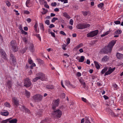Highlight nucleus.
<instances>
[{
  "label": "nucleus",
  "mask_w": 123,
  "mask_h": 123,
  "mask_svg": "<svg viewBox=\"0 0 123 123\" xmlns=\"http://www.w3.org/2000/svg\"><path fill=\"white\" fill-rule=\"evenodd\" d=\"M116 43V40H112L110 43L108 45L105 46V49H104L103 52L105 54H108L110 53L112 50V48Z\"/></svg>",
  "instance_id": "obj_1"
},
{
  "label": "nucleus",
  "mask_w": 123,
  "mask_h": 123,
  "mask_svg": "<svg viewBox=\"0 0 123 123\" xmlns=\"http://www.w3.org/2000/svg\"><path fill=\"white\" fill-rule=\"evenodd\" d=\"M38 77H37L33 79V81L35 82L38 80H40L42 81H44L47 79V78H46L45 75L42 73H39L37 74Z\"/></svg>",
  "instance_id": "obj_2"
},
{
  "label": "nucleus",
  "mask_w": 123,
  "mask_h": 123,
  "mask_svg": "<svg viewBox=\"0 0 123 123\" xmlns=\"http://www.w3.org/2000/svg\"><path fill=\"white\" fill-rule=\"evenodd\" d=\"M10 47L12 50L14 52L18 50V48L17 44L15 40H12L11 41L10 43Z\"/></svg>",
  "instance_id": "obj_3"
},
{
  "label": "nucleus",
  "mask_w": 123,
  "mask_h": 123,
  "mask_svg": "<svg viewBox=\"0 0 123 123\" xmlns=\"http://www.w3.org/2000/svg\"><path fill=\"white\" fill-rule=\"evenodd\" d=\"M52 115L55 117L59 118L61 117L62 114V112L59 109L54 111L52 113Z\"/></svg>",
  "instance_id": "obj_4"
},
{
  "label": "nucleus",
  "mask_w": 123,
  "mask_h": 123,
  "mask_svg": "<svg viewBox=\"0 0 123 123\" xmlns=\"http://www.w3.org/2000/svg\"><path fill=\"white\" fill-rule=\"evenodd\" d=\"M24 86L27 87L30 86L31 84L30 80L28 78L25 79L24 80Z\"/></svg>",
  "instance_id": "obj_5"
},
{
  "label": "nucleus",
  "mask_w": 123,
  "mask_h": 123,
  "mask_svg": "<svg viewBox=\"0 0 123 123\" xmlns=\"http://www.w3.org/2000/svg\"><path fill=\"white\" fill-rule=\"evenodd\" d=\"M98 30H95L87 34V36L89 37H92L97 35L98 32Z\"/></svg>",
  "instance_id": "obj_6"
},
{
  "label": "nucleus",
  "mask_w": 123,
  "mask_h": 123,
  "mask_svg": "<svg viewBox=\"0 0 123 123\" xmlns=\"http://www.w3.org/2000/svg\"><path fill=\"white\" fill-rule=\"evenodd\" d=\"M43 96L39 94H37L33 97V99L37 102L41 101L42 99Z\"/></svg>",
  "instance_id": "obj_7"
},
{
  "label": "nucleus",
  "mask_w": 123,
  "mask_h": 123,
  "mask_svg": "<svg viewBox=\"0 0 123 123\" xmlns=\"http://www.w3.org/2000/svg\"><path fill=\"white\" fill-rule=\"evenodd\" d=\"M12 99L14 105H15L17 107L19 105V101L17 98L15 97H13Z\"/></svg>",
  "instance_id": "obj_8"
},
{
  "label": "nucleus",
  "mask_w": 123,
  "mask_h": 123,
  "mask_svg": "<svg viewBox=\"0 0 123 123\" xmlns=\"http://www.w3.org/2000/svg\"><path fill=\"white\" fill-rule=\"evenodd\" d=\"M59 101V100L58 99L53 101L52 107L53 109H55L56 107L58 106Z\"/></svg>",
  "instance_id": "obj_9"
},
{
  "label": "nucleus",
  "mask_w": 123,
  "mask_h": 123,
  "mask_svg": "<svg viewBox=\"0 0 123 123\" xmlns=\"http://www.w3.org/2000/svg\"><path fill=\"white\" fill-rule=\"evenodd\" d=\"M0 51L1 54L2 58L5 60H7V55L4 50L3 49H0Z\"/></svg>",
  "instance_id": "obj_10"
},
{
  "label": "nucleus",
  "mask_w": 123,
  "mask_h": 123,
  "mask_svg": "<svg viewBox=\"0 0 123 123\" xmlns=\"http://www.w3.org/2000/svg\"><path fill=\"white\" fill-rule=\"evenodd\" d=\"M115 69V68H111V67L109 68L108 69V71L105 73V76L110 74Z\"/></svg>",
  "instance_id": "obj_11"
},
{
  "label": "nucleus",
  "mask_w": 123,
  "mask_h": 123,
  "mask_svg": "<svg viewBox=\"0 0 123 123\" xmlns=\"http://www.w3.org/2000/svg\"><path fill=\"white\" fill-rule=\"evenodd\" d=\"M65 82L66 85L69 87L75 88V86H74L70 84V82L69 81L66 80L65 81Z\"/></svg>",
  "instance_id": "obj_12"
},
{
  "label": "nucleus",
  "mask_w": 123,
  "mask_h": 123,
  "mask_svg": "<svg viewBox=\"0 0 123 123\" xmlns=\"http://www.w3.org/2000/svg\"><path fill=\"white\" fill-rule=\"evenodd\" d=\"M12 81L8 80L6 82V86L8 88H10L12 86Z\"/></svg>",
  "instance_id": "obj_13"
},
{
  "label": "nucleus",
  "mask_w": 123,
  "mask_h": 123,
  "mask_svg": "<svg viewBox=\"0 0 123 123\" xmlns=\"http://www.w3.org/2000/svg\"><path fill=\"white\" fill-rule=\"evenodd\" d=\"M1 115L3 116H7L8 115L9 112L5 110L4 111L0 112Z\"/></svg>",
  "instance_id": "obj_14"
},
{
  "label": "nucleus",
  "mask_w": 123,
  "mask_h": 123,
  "mask_svg": "<svg viewBox=\"0 0 123 123\" xmlns=\"http://www.w3.org/2000/svg\"><path fill=\"white\" fill-rule=\"evenodd\" d=\"M109 57L107 55L105 56L102 59V61L104 62H108L109 60Z\"/></svg>",
  "instance_id": "obj_15"
},
{
  "label": "nucleus",
  "mask_w": 123,
  "mask_h": 123,
  "mask_svg": "<svg viewBox=\"0 0 123 123\" xmlns=\"http://www.w3.org/2000/svg\"><path fill=\"white\" fill-rule=\"evenodd\" d=\"M79 81L81 84L83 85V88H85L86 87V83L85 82L84 80L82 78H81L79 80Z\"/></svg>",
  "instance_id": "obj_16"
},
{
  "label": "nucleus",
  "mask_w": 123,
  "mask_h": 123,
  "mask_svg": "<svg viewBox=\"0 0 123 123\" xmlns=\"http://www.w3.org/2000/svg\"><path fill=\"white\" fill-rule=\"evenodd\" d=\"M116 56L119 59H121L123 58V54L117 52V53Z\"/></svg>",
  "instance_id": "obj_17"
},
{
  "label": "nucleus",
  "mask_w": 123,
  "mask_h": 123,
  "mask_svg": "<svg viewBox=\"0 0 123 123\" xmlns=\"http://www.w3.org/2000/svg\"><path fill=\"white\" fill-rule=\"evenodd\" d=\"M10 59L12 61L13 63H14L16 62V58L13 55L11 54L10 55Z\"/></svg>",
  "instance_id": "obj_18"
},
{
  "label": "nucleus",
  "mask_w": 123,
  "mask_h": 123,
  "mask_svg": "<svg viewBox=\"0 0 123 123\" xmlns=\"http://www.w3.org/2000/svg\"><path fill=\"white\" fill-rule=\"evenodd\" d=\"M9 119V122L10 123H16L17 121V120L16 118H14L11 120H10L11 118Z\"/></svg>",
  "instance_id": "obj_19"
},
{
  "label": "nucleus",
  "mask_w": 123,
  "mask_h": 123,
  "mask_svg": "<svg viewBox=\"0 0 123 123\" xmlns=\"http://www.w3.org/2000/svg\"><path fill=\"white\" fill-rule=\"evenodd\" d=\"M30 50L31 52H33L34 50V45L33 44H30L29 47Z\"/></svg>",
  "instance_id": "obj_20"
},
{
  "label": "nucleus",
  "mask_w": 123,
  "mask_h": 123,
  "mask_svg": "<svg viewBox=\"0 0 123 123\" xmlns=\"http://www.w3.org/2000/svg\"><path fill=\"white\" fill-rule=\"evenodd\" d=\"M83 24H81L78 25L77 26V28L78 29H83Z\"/></svg>",
  "instance_id": "obj_21"
},
{
  "label": "nucleus",
  "mask_w": 123,
  "mask_h": 123,
  "mask_svg": "<svg viewBox=\"0 0 123 123\" xmlns=\"http://www.w3.org/2000/svg\"><path fill=\"white\" fill-rule=\"evenodd\" d=\"M46 88L48 89H52L54 88V86L51 85H47L46 86Z\"/></svg>",
  "instance_id": "obj_22"
},
{
  "label": "nucleus",
  "mask_w": 123,
  "mask_h": 123,
  "mask_svg": "<svg viewBox=\"0 0 123 123\" xmlns=\"http://www.w3.org/2000/svg\"><path fill=\"white\" fill-rule=\"evenodd\" d=\"M109 114L113 117H118L119 116V114H117V115H116L115 113L111 111H110Z\"/></svg>",
  "instance_id": "obj_23"
},
{
  "label": "nucleus",
  "mask_w": 123,
  "mask_h": 123,
  "mask_svg": "<svg viewBox=\"0 0 123 123\" xmlns=\"http://www.w3.org/2000/svg\"><path fill=\"white\" fill-rule=\"evenodd\" d=\"M63 15L66 18H70V17L69 16L66 12H65L64 13H63Z\"/></svg>",
  "instance_id": "obj_24"
},
{
  "label": "nucleus",
  "mask_w": 123,
  "mask_h": 123,
  "mask_svg": "<svg viewBox=\"0 0 123 123\" xmlns=\"http://www.w3.org/2000/svg\"><path fill=\"white\" fill-rule=\"evenodd\" d=\"M94 63L97 69H99L100 67L98 63L95 61L94 62Z\"/></svg>",
  "instance_id": "obj_25"
},
{
  "label": "nucleus",
  "mask_w": 123,
  "mask_h": 123,
  "mask_svg": "<svg viewBox=\"0 0 123 123\" xmlns=\"http://www.w3.org/2000/svg\"><path fill=\"white\" fill-rule=\"evenodd\" d=\"M85 57L83 56H81V57L79 60L78 62H83L84 60Z\"/></svg>",
  "instance_id": "obj_26"
},
{
  "label": "nucleus",
  "mask_w": 123,
  "mask_h": 123,
  "mask_svg": "<svg viewBox=\"0 0 123 123\" xmlns=\"http://www.w3.org/2000/svg\"><path fill=\"white\" fill-rule=\"evenodd\" d=\"M122 32L121 30H118L116 31L114 33V34H119L121 33Z\"/></svg>",
  "instance_id": "obj_27"
},
{
  "label": "nucleus",
  "mask_w": 123,
  "mask_h": 123,
  "mask_svg": "<svg viewBox=\"0 0 123 123\" xmlns=\"http://www.w3.org/2000/svg\"><path fill=\"white\" fill-rule=\"evenodd\" d=\"M30 0H27L26 2V5L27 7H29L30 4Z\"/></svg>",
  "instance_id": "obj_28"
},
{
  "label": "nucleus",
  "mask_w": 123,
  "mask_h": 123,
  "mask_svg": "<svg viewBox=\"0 0 123 123\" xmlns=\"http://www.w3.org/2000/svg\"><path fill=\"white\" fill-rule=\"evenodd\" d=\"M19 107L20 109V110L22 111H24L25 109V107L24 106H22L21 105H19Z\"/></svg>",
  "instance_id": "obj_29"
},
{
  "label": "nucleus",
  "mask_w": 123,
  "mask_h": 123,
  "mask_svg": "<svg viewBox=\"0 0 123 123\" xmlns=\"http://www.w3.org/2000/svg\"><path fill=\"white\" fill-rule=\"evenodd\" d=\"M83 46V44L82 43H81L78 45H77L75 47V48L76 49H78L82 47Z\"/></svg>",
  "instance_id": "obj_30"
},
{
  "label": "nucleus",
  "mask_w": 123,
  "mask_h": 123,
  "mask_svg": "<svg viewBox=\"0 0 123 123\" xmlns=\"http://www.w3.org/2000/svg\"><path fill=\"white\" fill-rule=\"evenodd\" d=\"M83 24V28H86L88 27H89L90 26V25L88 24Z\"/></svg>",
  "instance_id": "obj_31"
},
{
  "label": "nucleus",
  "mask_w": 123,
  "mask_h": 123,
  "mask_svg": "<svg viewBox=\"0 0 123 123\" xmlns=\"http://www.w3.org/2000/svg\"><path fill=\"white\" fill-rule=\"evenodd\" d=\"M40 27L41 29L43 31H44V28L43 24L42 23H40Z\"/></svg>",
  "instance_id": "obj_32"
},
{
  "label": "nucleus",
  "mask_w": 123,
  "mask_h": 123,
  "mask_svg": "<svg viewBox=\"0 0 123 123\" xmlns=\"http://www.w3.org/2000/svg\"><path fill=\"white\" fill-rule=\"evenodd\" d=\"M25 94L27 98H29L30 97V93L29 92L26 90H25Z\"/></svg>",
  "instance_id": "obj_33"
},
{
  "label": "nucleus",
  "mask_w": 123,
  "mask_h": 123,
  "mask_svg": "<svg viewBox=\"0 0 123 123\" xmlns=\"http://www.w3.org/2000/svg\"><path fill=\"white\" fill-rule=\"evenodd\" d=\"M4 105L6 107H10L11 106L10 103L7 102L5 103L4 104Z\"/></svg>",
  "instance_id": "obj_34"
},
{
  "label": "nucleus",
  "mask_w": 123,
  "mask_h": 123,
  "mask_svg": "<svg viewBox=\"0 0 123 123\" xmlns=\"http://www.w3.org/2000/svg\"><path fill=\"white\" fill-rule=\"evenodd\" d=\"M9 119H8L5 120H2L0 122L1 123H7L8 122H9Z\"/></svg>",
  "instance_id": "obj_35"
},
{
  "label": "nucleus",
  "mask_w": 123,
  "mask_h": 123,
  "mask_svg": "<svg viewBox=\"0 0 123 123\" xmlns=\"http://www.w3.org/2000/svg\"><path fill=\"white\" fill-rule=\"evenodd\" d=\"M107 70V68H105L103 69L101 71V73L102 74H104Z\"/></svg>",
  "instance_id": "obj_36"
},
{
  "label": "nucleus",
  "mask_w": 123,
  "mask_h": 123,
  "mask_svg": "<svg viewBox=\"0 0 123 123\" xmlns=\"http://www.w3.org/2000/svg\"><path fill=\"white\" fill-rule=\"evenodd\" d=\"M22 40L25 43H27L28 42V40L25 37H23L22 38Z\"/></svg>",
  "instance_id": "obj_37"
},
{
  "label": "nucleus",
  "mask_w": 123,
  "mask_h": 123,
  "mask_svg": "<svg viewBox=\"0 0 123 123\" xmlns=\"http://www.w3.org/2000/svg\"><path fill=\"white\" fill-rule=\"evenodd\" d=\"M40 4L43 5L44 3H46V2L44 1L45 0H39Z\"/></svg>",
  "instance_id": "obj_38"
},
{
  "label": "nucleus",
  "mask_w": 123,
  "mask_h": 123,
  "mask_svg": "<svg viewBox=\"0 0 123 123\" xmlns=\"http://www.w3.org/2000/svg\"><path fill=\"white\" fill-rule=\"evenodd\" d=\"M104 5V3H101L98 5V6L99 8H102Z\"/></svg>",
  "instance_id": "obj_39"
},
{
  "label": "nucleus",
  "mask_w": 123,
  "mask_h": 123,
  "mask_svg": "<svg viewBox=\"0 0 123 123\" xmlns=\"http://www.w3.org/2000/svg\"><path fill=\"white\" fill-rule=\"evenodd\" d=\"M27 49V48L26 47H25L24 49L23 50L21 51V52L23 53L24 54L26 51Z\"/></svg>",
  "instance_id": "obj_40"
},
{
  "label": "nucleus",
  "mask_w": 123,
  "mask_h": 123,
  "mask_svg": "<svg viewBox=\"0 0 123 123\" xmlns=\"http://www.w3.org/2000/svg\"><path fill=\"white\" fill-rule=\"evenodd\" d=\"M89 118L88 117H86L85 118V123H91L89 120Z\"/></svg>",
  "instance_id": "obj_41"
},
{
  "label": "nucleus",
  "mask_w": 123,
  "mask_h": 123,
  "mask_svg": "<svg viewBox=\"0 0 123 123\" xmlns=\"http://www.w3.org/2000/svg\"><path fill=\"white\" fill-rule=\"evenodd\" d=\"M43 12L42 13V14H46L48 12V10L45 9L43 8Z\"/></svg>",
  "instance_id": "obj_42"
},
{
  "label": "nucleus",
  "mask_w": 123,
  "mask_h": 123,
  "mask_svg": "<svg viewBox=\"0 0 123 123\" xmlns=\"http://www.w3.org/2000/svg\"><path fill=\"white\" fill-rule=\"evenodd\" d=\"M58 18H57L54 17L51 20V21L52 23H54L55 21L57 20Z\"/></svg>",
  "instance_id": "obj_43"
},
{
  "label": "nucleus",
  "mask_w": 123,
  "mask_h": 123,
  "mask_svg": "<svg viewBox=\"0 0 123 123\" xmlns=\"http://www.w3.org/2000/svg\"><path fill=\"white\" fill-rule=\"evenodd\" d=\"M82 13L84 16H86L88 14V12H87L82 11Z\"/></svg>",
  "instance_id": "obj_44"
},
{
  "label": "nucleus",
  "mask_w": 123,
  "mask_h": 123,
  "mask_svg": "<svg viewBox=\"0 0 123 123\" xmlns=\"http://www.w3.org/2000/svg\"><path fill=\"white\" fill-rule=\"evenodd\" d=\"M66 45L65 44H63L62 45V48L64 50H66Z\"/></svg>",
  "instance_id": "obj_45"
},
{
  "label": "nucleus",
  "mask_w": 123,
  "mask_h": 123,
  "mask_svg": "<svg viewBox=\"0 0 123 123\" xmlns=\"http://www.w3.org/2000/svg\"><path fill=\"white\" fill-rule=\"evenodd\" d=\"M70 39L69 38H68L67 39V43L66 44L67 45L68 44L70 43Z\"/></svg>",
  "instance_id": "obj_46"
},
{
  "label": "nucleus",
  "mask_w": 123,
  "mask_h": 123,
  "mask_svg": "<svg viewBox=\"0 0 123 123\" xmlns=\"http://www.w3.org/2000/svg\"><path fill=\"white\" fill-rule=\"evenodd\" d=\"M69 24L71 25H73V21L72 19H71L69 21Z\"/></svg>",
  "instance_id": "obj_47"
},
{
  "label": "nucleus",
  "mask_w": 123,
  "mask_h": 123,
  "mask_svg": "<svg viewBox=\"0 0 123 123\" xmlns=\"http://www.w3.org/2000/svg\"><path fill=\"white\" fill-rule=\"evenodd\" d=\"M115 24L116 25L119 24H120V22L119 21H116L114 22Z\"/></svg>",
  "instance_id": "obj_48"
},
{
  "label": "nucleus",
  "mask_w": 123,
  "mask_h": 123,
  "mask_svg": "<svg viewBox=\"0 0 123 123\" xmlns=\"http://www.w3.org/2000/svg\"><path fill=\"white\" fill-rule=\"evenodd\" d=\"M24 111H25V112L26 113H30V111L29 110V109H27V108H25V109Z\"/></svg>",
  "instance_id": "obj_49"
},
{
  "label": "nucleus",
  "mask_w": 123,
  "mask_h": 123,
  "mask_svg": "<svg viewBox=\"0 0 123 123\" xmlns=\"http://www.w3.org/2000/svg\"><path fill=\"white\" fill-rule=\"evenodd\" d=\"M6 5L8 6L9 7L10 6V3L9 1H6Z\"/></svg>",
  "instance_id": "obj_50"
},
{
  "label": "nucleus",
  "mask_w": 123,
  "mask_h": 123,
  "mask_svg": "<svg viewBox=\"0 0 123 123\" xmlns=\"http://www.w3.org/2000/svg\"><path fill=\"white\" fill-rule=\"evenodd\" d=\"M45 23L48 25H49V20H47L45 22Z\"/></svg>",
  "instance_id": "obj_51"
},
{
  "label": "nucleus",
  "mask_w": 123,
  "mask_h": 123,
  "mask_svg": "<svg viewBox=\"0 0 123 123\" xmlns=\"http://www.w3.org/2000/svg\"><path fill=\"white\" fill-rule=\"evenodd\" d=\"M76 75L77 77H79L81 76V74L80 72H78L76 73Z\"/></svg>",
  "instance_id": "obj_52"
},
{
  "label": "nucleus",
  "mask_w": 123,
  "mask_h": 123,
  "mask_svg": "<svg viewBox=\"0 0 123 123\" xmlns=\"http://www.w3.org/2000/svg\"><path fill=\"white\" fill-rule=\"evenodd\" d=\"M36 37L38 38L41 41V38L40 37V36L39 34H36Z\"/></svg>",
  "instance_id": "obj_53"
},
{
  "label": "nucleus",
  "mask_w": 123,
  "mask_h": 123,
  "mask_svg": "<svg viewBox=\"0 0 123 123\" xmlns=\"http://www.w3.org/2000/svg\"><path fill=\"white\" fill-rule=\"evenodd\" d=\"M28 61V63L30 64H31L33 62L32 60L30 59H29Z\"/></svg>",
  "instance_id": "obj_54"
},
{
  "label": "nucleus",
  "mask_w": 123,
  "mask_h": 123,
  "mask_svg": "<svg viewBox=\"0 0 123 123\" xmlns=\"http://www.w3.org/2000/svg\"><path fill=\"white\" fill-rule=\"evenodd\" d=\"M60 33L61 34L63 35H64L66 36V34L63 31H61L60 32Z\"/></svg>",
  "instance_id": "obj_55"
},
{
  "label": "nucleus",
  "mask_w": 123,
  "mask_h": 123,
  "mask_svg": "<svg viewBox=\"0 0 123 123\" xmlns=\"http://www.w3.org/2000/svg\"><path fill=\"white\" fill-rule=\"evenodd\" d=\"M51 5L53 6H54L56 5V3L55 2H53L51 3Z\"/></svg>",
  "instance_id": "obj_56"
},
{
  "label": "nucleus",
  "mask_w": 123,
  "mask_h": 123,
  "mask_svg": "<svg viewBox=\"0 0 123 123\" xmlns=\"http://www.w3.org/2000/svg\"><path fill=\"white\" fill-rule=\"evenodd\" d=\"M21 32L23 34L26 35L27 34V32H26L24 30H22Z\"/></svg>",
  "instance_id": "obj_57"
},
{
  "label": "nucleus",
  "mask_w": 123,
  "mask_h": 123,
  "mask_svg": "<svg viewBox=\"0 0 123 123\" xmlns=\"http://www.w3.org/2000/svg\"><path fill=\"white\" fill-rule=\"evenodd\" d=\"M55 27V25L53 24H51L49 26V28H51Z\"/></svg>",
  "instance_id": "obj_58"
},
{
  "label": "nucleus",
  "mask_w": 123,
  "mask_h": 123,
  "mask_svg": "<svg viewBox=\"0 0 123 123\" xmlns=\"http://www.w3.org/2000/svg\"><path fill=\"white\" fill-rule=\"evenodd\" d=\"M14 12H17L16 13V14L17 15H18L19 14V13H18V11H17L16 10H15L14 9L13 10Z\"/></svg>",
  "instance_id": "obj_59"
},
{
  "label": "nucleus",
  "mask_w": 123,
  "mask_h": 123,
  "mask_svg": "<svg viewBox=\"0 0 123 123\" xmlns=\"http://www.w3.org/2000/svg\"><path fill=\"white\" fill-rule=\"evenodd\" d=\"M50 33L53 37H55V34L54 33L52 32H50Z\"/></svg>",
  "instance_id": "obj_60"
},
{
  "label": "nucleus",
  "mask_w": 123,
  "mask_h": 123,
  "mask_svg": "<svg viewBox=\"0 0 123 123\" xmlns=\"http://www.w3.org/2000/svg\"><path fill=\"white\" fill-rule=\"evenodd\" d=\"M31 21V19L30 18H28L27 19V21L28 23H30Z\"/></svg>",
  "instance_id": "obj_61"
},
{
  "label": "nucleus",
  "mask_w": 123,
  "mask_h": 123,
  "mask_svg": "<svg viewBox=\"0 0 123 123\" xmlns=\"http://www.w3.org/2000/svg\"><path fill=\"white\" fill-rule=\"evenodd\" d=\"M82 100L84 102H86L87 100L86 98L82 97Z\"/></svg>",
  "instance_id": "obj_62"
},
{
  "label": "nucleus",
  "mask_w": 123,
  "mask_h": 123,
  "mask_svg": "<svg viewBox=\"0 0 123 123\" xmlns=\"http://www.w3.org/2000/svg\"><path fill=\"white\" fill-rule=\"evenodd\" d=\"M103 97L105 99H107L109 98L106 95H104L103 96Z\"/></svg>",
  "instance_id": "obj_63"
},
{
  "label": "nucleus",
  "mask_w": 123,
  "mask_h": 123,
  "mask_svg": "<svg viewBox=\"0 0 123 123\" xmlns=\"http://www.w3.org/2000/svg\"><path fill=\"white\" fill-rule=\"evenodd\" d=\"M65 94L64 93H63L61 95V97H62L63 98H65Z\"/></svg>",
  "instance_id": "obj_64"
}]
</instances>
